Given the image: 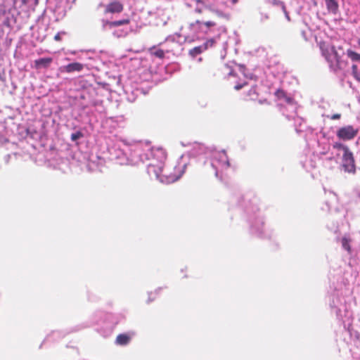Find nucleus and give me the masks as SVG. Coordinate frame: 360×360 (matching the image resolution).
Returning <instances> with one entry per match:
<instances>
[{
  "label": "nucleus",
  "instance_id": "1",
  "mask_svg": "<svg viewBox=\"0 0 360 360\" xmlns=\"http://www.w3.org/2000/svg\"><path fill=\"white\" fill-rule=\"evenodd\" d=\"M121 147L123 157L117 156V159L121 160L120 164L127 161L131 165H138L148 160V174L164 184L174 183L179 179L186 167V163L181 162L175 167L177 172L174 174L167 172L165 168L167 154L162 148H151L149 144L141 143L129 144L124 141H122Z\"/></svg>",
  "mask_w": 360,
  "mask_h": 360
},
{
  "label": "nucleus",
  "instance_id": "2",
  "mask_svg": "<svg viewBox=\"0 0 360 360\" xmlns=\"http://www.w3.org/2000/svg\"><path fill=\"white\" fill-rule=\"evenodd\" d=\"M319 46L322 56L328 63L329 68L333 72H337L346 68L347 63L341 60L333 45L326 41H322L320 43Z\"/></svg>",
  "mask_w": 360,
  "mask_h": 360
},
{
  "label": "nucleus",
  "instance_id": "3",
  "mask_svg": "<svg viewBox=\"0 0 360 360\" xmlns=\"http://www.w3.org/2000/svg\"><path fill=\"white\" fill-rule=\"evenodd\" d=\"M211 165L215 169L217 177H219V172L229 167V161L224 150L212 152Z\"/></svg>",
  "mask_w": 360,
  "mask_h": 360
},
{
  "label": "nucleus",
  "instance_id": "4",
  "mask_svg": "<svg viewBox=\"0 0 360 360\" xmlns=\"http://www.w3.org/2000/svg\"><path fill=\"white\" fill-rule=\"evenodd\" d=\"M358 129L352 125H347L340 127L336 131V136L342 141H349L353 139L358 134Z\"/></svg>",
  "mask_w": 360,
  "mask_h": 360
},
{
  "label": "nucleus",
  "instance_id": "5",
  "mask_svg": "<svg viewBox=\"0 0 360 360\" xmlns=\"http://www.w3.org/2000/svg\"><path fill=\"white\" fill-rule=\"evenodd\" d=\"M342 167L349 173H354L356 170L354 159L350 150L342 154Z\"/></svg>",
  "mask_w": 360,
  "mask_h": 360
},
{
  "label": "nucleus",
  "instance_id": "6",
  "mask_svg": "<svg viewBox=\"0 0 360 360\" xmlns=\"http://www.w3.org/2000/svg\"><path fill=\"white\" fill-rule=\"evenodd\" d=\"M215 25L212 21L201 22L196 20L190 24L189 27L194 34L207 33L210 27Z\"/></svg>",
  "mask_w": 360,
  "mask_h": 360
},
{
  "label": "nucleus",
  "instance_id": "7",
  "mask_svg": "<svg viewBox=\"0 0 360 360\" xmlns=\"http://www.w3.org/2000/svg\"><path fill=\"white\" fill-rule=\"evenodd\" d=\"M123 10V4L117 0H114L105 6V13H119Z\"/></svg>",
  "mask_w": 360,
  "mask_h": 360
},
{
  "label": "nucleus",
  "instance_id": "8",
  "mask_svg": "<svg viewBox=\"0 0 360 360\" xmlns=\"http://www.w3.org/2000/svg\"><path fill=\"white\" fill-rule=\"evenodd\" d=\"M84 68V65L80 63H72L67 65L63 66L61 68L63 71L70 73L73 72H81Z\"/></svg>",
  "mask_w": 360,
  "mask_h": 360
},
{
  "label": "nucleus",
  "instance_id": "9",
  "mask_svg": "<svg viewBox=\"0 0 360 360\" xmlns=\"http://www.w3.org/2000/svg\"><path fill=\"white\" fill-rule=\"evenodd\" d=\"M52 58H41L34 60V68L36 69L46 68L52 63Z\"/></svg>",
  "mask_w": 360,
  "mask_h": 360
},
{
  "label": "nucleus",
  "instance_id": "10",
  "mask_svg": "<svg viewBox=\"0 0 360 360\" xmlns=\"http://www.w3.org/2000/svg\"><path fill=\"white\" fill-rule=\"evenodd\" d=\"M102 22H103V29H106L108 27H112L120 26V25H122L124 24H128L129 22V19H124V20H116V21H112V22H109L107 20L106 21L103 20Z\"/></svg>",
  "mask_w": 360,
  "mask_h": 360
},
{
  "label": "nucleus",
  "instance_id": "11",
  "mask_svg": "<svg viewBox=\"0 0 360 360\" xmlns=\"http://www.w3.org/2000/svg\"><path fill=\"white\" fill-rule=\"evenodd\" d=\"M327 10L329 13L336 14L338 11V4L336 0H325Z\"/></svg>",
  "mask_w": 360,
  "mask_h": 360
},
{
  "label": "nucleus",
  "instance_id": "12",
  "mask_svg": "<svg viewBox=\"0 0 360 360\" xmlns=\"http://www.w3.org/2000/svg\"><path fill=\"white\" fill-rule=\"evenodd\" d=\"M205 50H206V45L202 44L200 46H195L193 49H191L189 51V54L192 57H195L196 56H198V54H200L201 53H202Z\"/></svg>",
  "mask_w": 360,
  "mask_h": 360
},
{
  "label": "nucleus",
  "instance_id": "13",
  "mask_svg": "<svg viewBox=\"0 0 360 360\" xmlns=\"http://www.w3.org/2000/svg\"><path fill=\"white\" fill-rule=\"evenodd\" d=\"M347 57L353 62L360 61V54L352 49H347L346 51Z\"/></svg>",
  "mask_w": 360,
  "mask_h": 360
},
{
  "label": "nucleus",
  "instance_id": "14",
  "mask_svg": "<svg viewBox=\"0 0 360 360\" xmlns=\"http://www.w3.org/2000/svg\"><path fill=\"white\" fill-rule=\"evenodd\" d=\"M95 94V90L94 89H90L86 91H83L80 94V98L83 100H86V102L89 101V98H91L92 96Z\"/></svg>",
  "mask_w": 360,
  "mask_h": 360
},
{
  "label": "nucleus",
  "instance_id": "15",
  "mask_svg": "<svg viewBox=\"0 0 360 360\" xmlns=\"http://www.w3.org/2000/svg\"><path fill=\"white\" fill-rule=\"evenodd\" d=\"M333 149H335L338 152L342 153V154L347 153V151L349 150V148L347 146L342 144L340 142H335L333 144Z\"/></svg>",
  "mask_w": 360,
  "mask_h": 360
},
{
  "label": "nucleus",
  "instance_id": "16",
  "mask_svg": "<svg viewBox=\"0 0 360 360\" xmlns=\"http://www.w3.org/2000/svg\"><path fill=\"white\" fill-rule=\"evenodd\" d=\"M102 101L100 100L94 99L93 96L89 98V101L84 104V108H88L89 106H100L102 105Z\"/></svg>",
  "mask_w": 360,
  "mask_h": 360
},
{
  "label": "nucleus",
  "instance_id": "17",
  "mask_svg": "<svg viewBox=\"0 0 360 360\" xmlns=\"http://www.w3.org/2000/svg\"><path fill=\"white\" fill-rule=\"evenodd\" d=\"M129 338L124 334H120L117 337L116 342L119 345H126L129 342Z\"/></svg>",
  "mask_w": 360,
  "mask_h": 360
},
{
  "label": "nucleus",
  "instance_id": "18",
  "mask_svg": "<svg viewBox=\"0 0 360 360\" xmlns=\"http://www.w3.org/2000/svg\"><path fill=\"white\" fill-rule=\"evenodd\" d=\"M352 73L353 77L359 82H360V71L358 70L356 65L353 64L352 66Z\"/></svg>",
  "mask_w": 360,
  "mask_h": 360
},
{
  "label": "nucleus",
  "instance_id": "19",
  "mask_svg": "<svg viewBox=\"0 0 360 360\" xmlns=\"http://www.w3.org/2000/svg\"><path fill=\"white\" fill-rule=\"evenodd\" d=\"M341 243H342V248H343L345 250H347V251H348V252H349V251H350V249H351V248H350V245H349V243H350V240H349L348 238H347V237H343V238H342V240H341Z\"/></svg>",
  "mask_w": 360,
  "mask_h": 360
},
{
  "label": "nucleus",
  "instance_id": "20",
  "mask_svg": "<svg viewBox=\"0 0 360 360\" xmlns=\"http://www.w3.org/2000/svg\"><path fill=\"white\" fill-rule=\"evenodd\" d=\"M150 53L153 56H155L159 58H162L164 57L165 53L161 49H154L150 51Z\"/></svg>",
  "mask_w": 360,
  "mask_h": 360
},
{
  "label": "nucleus",
  "instance_id": "21",
  "mask_svg": "<svg viewBox=\"0 0 360 360\" xmlns=\"http://www.w3.org/2000/svg\"><path fill=\"white\" fill-rule=\"evenodd\" d=\"M195 150H197L196 152H193L192 155H198L202 154L205 151V147L200 144H196L195 146Z\"/></svg>",
  "mask_w": 360,
  "mask_h": 360
},
{
  "label": "nucleus",
  "instance_id": "22",
  "mask_svg": "<svg viewBox=\"0 0 360 360\" xmlns=\"http://www.w3.org/2000/svg\"><path fill=\"white\" fill-rule=\"evenodd\" d=\"M179 37H180V34L176 33L173 35L168 36L166 38V41H178Z\"/></svg>",
  "mask_w": 360,
  "mask_h": 360
},
{
  "label": "nucleus",
  "instance_id": "23",
  "mask_svg": "<svg viewBox=\"0 0 360 360\" xmlns=\"http://www.w3.org/2000/svg\"><path fill=\"white\" fill-rule=\"evenodd\" d=\"M214 42L215 40L214 39H210L206 42H205L203 45H206L207 50L209 47H212L214 45Z\"/></svg>",
  "mask_w": 360,
  "mask_h": 360
},
{
  "label": "nucleus",
  "instance_id": "24",
  "mask_svg": "<svg viewBox=\"0 0 360 360\" xmlns=\"http://www.w3.org/2000/svg\"><path fill=\"white\" fill-rule=\"evenodd\" d=\"M214 42L215 40L214 39H210L206 42H205L203 45H206L207 50L209 47H212L214 45Z\"/></svg>",
  "mask_w": 360,
  "mask_h": 360
},
{
  "label": "nucleus",
  "instance_id": "25",
  "mask_svg": "<svg viewBox=\"0 0 360 360\" xmlns=\"http://www.w3.org/2000/svg\"><path fill=\"white\" fill-rule=\"evenodd\" d=\"M82 133L81 132H76V133H74V134H72L71 135V139L72 141H76L78 139H79L81 136H82Z\"/></svg>",
  "mask_w": 360,
  "mask_h": 360
},
{
  "label": "nucleus",
  "instance_id": "26",
  "mask_svg": "<svg viewBox=\"0 0 360 360\" xmlns=\"http://www.w3.org/2000/svg\"><path fill=\"white\" fill-rule=\"evenodd\" d=\"M281 7H282V10L285 14V16L286 18V19L290 21V16H289V14L287 12L286 9H285V6L283 4H281Z\"/></svg>",
  "mask_w": 360,
  "mask_h": 360
},
{
  "label": "nucleus",
  "instance_id": "27",
  "mask_svg": "<svg viewBox=\"0 0 360 360\" xmlns=\"http://www.w3.org/2000/svg\"><path fill=\"white\" fill-rule=\"evenodd\" d=\"M55 10H56V12H57L58 13V15H60L61 16H63L65 14V11L63 10L60 11V6H56Z\"/></svg>",
  "mask_w": 360,
  "mask_h": 360
},
{
  "label": "nucleus",
  "instance_id": "28",
  "mask_svg": "<svg viewBox=\"0 0 360 360\" xmlns=\"http://www.w3.org/2000/svg\"><path fill=\"white\" fill-rule=\"evenodd\" d=\"M340 114H334L331 116L330 119L331 120H338V119H340Z\"/></svg>",
  "mask_w": 360,
  "mask_h": 360
},
{
  "label": "nucleus",
  "instance_id": "29",
  "mask_svg": "<svg viewBox=\"0 0 360 360\" xmlns=\"http://www.w3.org/2000/svg\"><path fill=\"white\" fill-rule=\"evenodd\" d=\"M287 102L289 105H292L293 108H295V105L293 104V101L291 98H287Z\"/></svg>",
  "mask_w": 360,
  "mask_h": 360
},
{
  "label": "nucleus",
  "instance_id": "30",
  "mask_svg": "<svg viewBox=\"0 0 360 360\" xmlns=\"http://www.w3.org/2000/svg\"><path fill=\"white\" fill-rule=\"evenodd\" d=\"M243 86H244V84H237L235 86V89L236 90H239V89H242Z\"/></svg>",
  "mask_w": 360,
  "mask_h": 360
},
{
  "label": "nucleus",
  "instance_id": "31",
  "mask_svg": "<svg viewBox=\"0 0 360 360\" xmlns=\"http://www.w3.org/2000/svg\"><path fill=\"white\" fill-rule=\"evenodd\" d=\"M54 39H55L56 40H57V41H58V40H59V39H60V35H59L58 34H56V35L54 37Z\"/></svg>",
  "mask_w": 360,
  "mask_h": 360
},
{
  "label": "nucleus",
  "instance_id": "32",
  "mask_svg": "<svg viewBox=\"0 0 360 360\" xmlns=\"http://www.w3.org/2000/svg\"><path fill=\"white\" fill-rule=\"evenodd\" d=\"M252 93L255 94H256L255 90V89H251L250 91V94H251Z\"/></svg>",
  "mask_w": 360,
  "mask_h": 360
},
{
  "label": "nucleus",
  "instance_id": "33",
  "mask_svg": "<svg viewBox=\"0 0 360 360\" xmlns=\"http://www.w3.org/2000/svg\"><path fill=\"white\" fill-rule=\"evenodd\" d=\"M231 1L234 4H236L238 1V0H231Z\"/></svg>",
  "mask_w": 360,
  "mask_h": 360
},
{
  "label": "nucleus",
  "instance_id": "34",
  "mask_svg": "<svg viewBox=\"0 0 360 360\" xmlns=\"http://www.w3.org/2000/svg\"><path fill=\"white\" fill-rule=\"evenodd\" d=\"M330 195H332V197H333V198H336V196H335V194H333V193H330Z\"/></svg>",
  "mask_w": 360,
  "mask_h": 360
},
{
  "label": "nucleus",
  "instance_id": "35",
  "mask_svg": "<svg viewBox=\"0 0 360 360\" xmlns=\"http://www.w3.org/2000/svg\"><path fill=\"white\" fill-rule=\"evenodd\" d=\"M148 300H150V301H151L150 295H149Z\"/></svg>",
  "mask_w": 360,
  "mask_h": 360
}]
</instances>
